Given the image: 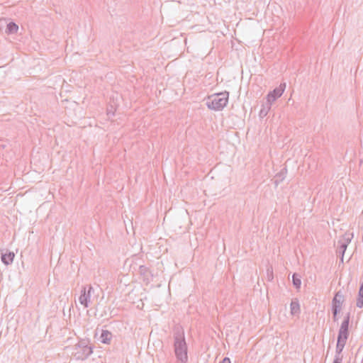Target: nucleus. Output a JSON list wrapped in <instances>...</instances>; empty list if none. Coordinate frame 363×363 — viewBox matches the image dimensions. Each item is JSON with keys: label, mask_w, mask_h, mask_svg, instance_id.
<instances>
[{"label": "nucleus", "mask_w": 363, "mask_h": 363, "mask_svg": "<svg viewBox=\"0 0 363 363\" xmlns=\"http://www.w3.org/2000/svg\"><path fill=\"white\" fill-rule=\"evenodd\" d=\"M94 294V289L91 284L82 286L78 298L79 303L85 308L89 307Z\"/></svg>", "instance_id": "20e7f679"}, {"label": "nucleus", "mask_w": 363, "mask_h": 363, "mask_svg": "<svg viewBox=\"0 0 363 363\" xmlns=\"http://www.w3.org/2000/svg\"><path fill=\"white\" fill-rule=\"evenodd\" d=\"M174 348L175 356L179 363H187V345L183 332H177L174 334Z\"/></svg>", "instance_id": "f257e3e1"}, {"label": "nucleus", "mask_w": 363, "mask_h": 363, "mask_svg": "<svg viewBox=\"0 0 363 363\" xmlns=\"http://www.w3.org/2000/svg\"><path fill=\"white\" fill-rule=\"evenodd\" d=\"M357 306L360 308L363 307V283L361 284L359 290Z\"/></svg>", "instance_id": "ddd939ff"}, {"label": "nucleus", "mask_w": 363, "mask_h": 363, "mask_svg": "<svg viewBox=\"0 0 363 363\" xmlns=\"http://www.w3.org/2000/svg\"><path fill=\"white\" fill-rule=\"evenodd\" d=\"M93 352L87 340H82L74 345L73 355L77 359L84 360Z\"/></svg>", "instance_id": "7ed1b4c3"}, {"label": "nucleus", "mask_w": 363, "mask_h": 363, "mask_svg": "<svg viewBox=\"0 0 363 363\" xmlns=\"http://www.w3.org/2000/svg\"><path fill=\"white\" fill-rule=\"evenodd\" d=\"M290 308L292 315H296L300 312V306L298 301H291Z\"/></svg>", "instance_id": "4468645a"}, {"label": "nucleus", "mask_w": 363, "mask_h": 363, "mask_svg": "<svg viewBox=\"0 0 363 363\" xmlns=\"http://www.w3.org/2000/svg\"><path fill=\"white\" fill-rule=\"evenodd\" d=\"M345 347L342 346V345H340L338 344L336 345V354L335 355V357H340V354L341 352H342L343 349H344Z\"/></svg>", "instance_id": "f3484780"}, {"label": "nucleus", "mask_w": 363, "mask_h": 363, "mask_svg": "<svg viewBox=\"0 0 363 363\" xmlns=\"http://www.w3.org/2000/svg\"><path fill=\"white\" fill-rule=\"evenodd\" d=\"M229 93L228 91L220 92L208 96L206 104L209 109L221 111L226 106L228 102Z\"/></svg>", "instance_id": "f03ea898"}, {"label": "nucleus", "mask_w": 363, "mask_h": 363, "mask_svg": "<svg viewBox=\"0 0 363 363\" xmlns=\"http://www.w3.org/2000/svg\"><path fill=\"white\" fill-rule=\"evenodd\" d=\"M345 252L346 251H340V252L341 254V257H340L341 262H343L344 255H345Z\"/></svg>", "instance_id": "412c9836"}, {"label": "nucleus", "mask_w": 363, "mask_h": 363, "mask_svg": "<svg viewBox=\"0 0 363 363\" xmlns=\"http://www.w3.org/2000/svg\"><path fill=\"white\" fill-rule=\"evenodd\" d=\"M343 301H344V296L342 295V294L340 291L337 292L335 294V295L333 299V302H332V305H333L332 311H333V318H334L335 321L337 320V315L340 311V310L342 308Z\"/></svg>", "instance_id": "39448f33"}, {"label": "nucleus", "mask_w": 363, "mask_h": 363, "mask_svg": "<svg viewBox=\"0 0 363 363\" xmlns=\"http://www.w3.org/2000/svg\"><path fill=\"white\" fill-rule=\"evenodd\" d=\"M15 257L13 251H6V253L1 255V261L6 264L9 265L13 262Z\"/></svg>", "instance_id": "1a4fd4ad"}, {"label": "nucleus", "mask_w": 363, "mask_h": 363, "mask_svg": "<svg viewBox=\"0 0 363 363\" xmlns=\"http://www.w3.org/2000/svg\"><path fill=\"white\" fill-rule=\"evenodd\" d=\"M18 30V26L13 22H10L7 24L6 33L7 34H14L16 33Z\"/></svg>", "instance_id": "f8f14e48"}, {"label": "nucleus", "mask_w": 363, "mask_h": 363, "mask_svg": "<svg viewBox=\"0 0 363 363\" xmlns=\"http://www.w3.org/2000/svg\"><path fill=\"white\" fill-rule=\"evenodd\" d=\"M139 273L143 277L144 281L147 283L150 281L152 274L147 267L140 266L139 268Z\"/></svg>", "instance_id": "9d476101"}, {"label": "nucleus", "mask_w": 363, "mask_h": 363, "mask_svg": "<svg viewBox=\"0 0 363 363\" xmlns=\"http://www.w3.org/2000/svg\"><path fill=\"white\" fill-rule=\"evenodd\" d=\"M286 88V84H280L279 87L275 88L273 91H270L267 96V102L272 104L278 98L281 96Z\"/></svg>", "instance_id": "423d86ee"}, {"label": "nucleus", "mask_w": 363, "mask_h": 363, "mask_svg": "<svg viewBox=\"0 0 363 363\" xmlns=\"http://www.w3.org/2000/svg\"><path fill=\"white\" fill-rule=\"evenodd\" d=\"M353 236L354 235L352 232H346L339 238L336 243L337 248L339 250H347V247L353 238Z\"/></svg>", "instance_id": "0eeeda50"}, {"label": "nucleus", "mask_w": 363, "mask_h": 363, "mask_svg": "<svg viewBox=\"0 0 363 363\" xmlns=\"http://www.w3.org/2000/svg\"><path fill=\"white\" fill-rule=\"evenodd\" d=\"M347 338H343V337H337V344L345 347V345L346 344V342H347Z\"/></svg>", "instance_id": "a211bd4d"}, {"label": "nucleus", "mask_w": 363, "mask_h": 363, "mask_svg": "<svg viewBox=\"0 0 363 363\" xmlns=\"http://www.w3.org/2000/svg\"><path fill=\"white\" fill-rule=\"evenodd\" d=\"M271 104H268L267 102V104L264 106V107L260 110L259 116H265L268 113L269 111L271 108Z\"/></svg>", "instance_id": "dca6fc26"}, {"label": "nucleus", "mask_w": 363, "mask_h": 363, "mask_svg": "<svg viewBox=\"0 0 363 363\" xmlns=\"http://www.w3.org/2000/svg\"><path fill=\"white\" fill-rule=\"evenodd\" d=\"M220 363H231L228 357H225Z\"/></svg>", "instance_id": "aec40b11"}, {"label": "nucleus", "mask_w": 363, "mask_h": 363, "mask_svg": "<svg viewBox=\"0 0 363 363\" xmlns=\"http://www.w3.org/2000/svg\"><path fill=\"white\" fill-rule=\"evenodd\" d=\"M293 284L296 289H299L301 284L300 277L297 274H294L292 276Z\"/></svg>", "instance_id": "2eb2a0df"}, {"label": "nucleus", "mask_w": 363, "mask_h": 363, "mask_svg": "<svg viewBox=\"0 0 363 363\" xmlns=\"http://www.w3.org/2000/svg\"><path fill=\"white\" fill-rule=\"evenodd\" d=\"M333 363H342V357H335Z\"/></svg>", "instance_id": "6ab92c4d"}, {"label": "nucleus", "mask_w": 363, "mask_h": 363, "mask_svg": "<svg viewBox=\"0 0 363 363\" xmlns=\"http://www.w3.org/2000/svg\"><path fill=\"white\" fill-rule=\"evenodd\" d=\"M112 338V334L108 330H102L100 341L104 344H109Z\"/></svg>", "instance_id": "9b49d317"}, {"label": "nucleus", "mask_w": 363, "mask_h": 363, "mask_svg": "<svg viewBox=\"0 0 363 363\" xmlns=\"http://www.w3.org/2000/svg\"><path fill=\"white\" fill-rule=\"evenodd\" d=\"M350 314H347L342 321L339 332L338 337L348 338L349 337Z\"/></svg>", "instance_id": "6e6552de"}]
</instances>
